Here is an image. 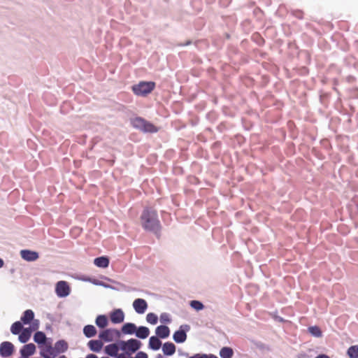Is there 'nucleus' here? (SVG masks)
Returning <instances> with one entry per match:
<instances>
[{"instance_id": "nucleus-18", "label": "nucleus", "mask_w": 358, "mask_h": 358, "mask_svg": "<svg viewBox=\"0 0 358 358\" xmlns=\"http://www.w3.org/2000/svg\"><path fill=\"white\" fill-rule=\"evenodd\" d=\"M34 313L31 310H27L24 312L23 315L21 317V321L24 324H29L34 319Z\"/></svg>"}, {"instance_id": "nucleus-15", "label": "nucleus", "mask_w": 358, "mask_h": 358, "mask_svg": "<svg viewBox=\"0 0 358 358\" xmlns=\"http://www.w3.org/2000/svg\"><path fill=\"white\" fill-rule=\"evenodd\" d=\"M94 264L99 268H107L109 265V259L106 257H99L94 260Z\"/></svg>"}, {"instance_id": "nucleus-35", "label": "nucleus", "mask_w": 358, "mask_h": 358, "mask_svg": "<svg viewBox=\"0 0 358 358\" xmlns=\"http://www.w3.org/2000/svg\"><path fill=\"white\" fill-rule=\"evenodd\" d=\"M135 358H148V355L143 352H139L136 354Z\"/></svg>"}, {"instance_id": "nucleus-3", "label": "nucleus", "mask_w": 358, "mask_h": 358, "mask_svg": "<svg viewBox=\"0 0 358 358\" xmlns=\"http://www.w3.org/2000/svg\"><path fill=\"white\" fill-rule=\"evenodd\" d=\"M132 126L144 132L155 133L158 131L157 127L152 123L146 121L142 117H136L131 120Z\"/></svg>"}, {"instance_id": "nucleus-1", "label": "nucleus", "mask_w": 358, "mask_h": 358, "mask_svg": "<svg viewBox=\"0 0 358 358\" xmlns=\"http://www.w3.org/2000/svg\"><path fill=\"white\" fill-rule=\"evenodd\" d=\"M141 222L143 228L146 231L157 234L161 229L157 212L154 209L145 208L141 215Z\"/></svg>"}, {"instance_id": "nucleus-25", "label": "nucleus", "mask_w": 358, "mask_h": 358, "mask_svg": "<svg viewBox=\"0 0 358 358\" xmlns=\"http://www.w3.org/2000/svg\"><path fill=\"white\" fill-rule=\"evenodd\" d=\"M99 338L105 341H111L113 340V331L111 329H106L99 334Z\"/></svg>"}, {"instance_id": "nucleus-26", "label": "nucleus", "mask_w": 358, "mask_h": 358, "mask_svg": "<svg viewBox=\"0 0 358 358\" xmlns=\"http://www.w3.org/2000/svg\"><path fill=\"white\" fill-rule=\"evenodd\" d=\"M234 355L232 348L229 347H224L220 351V356L222 358H231Z\"/></svg>"}, {"instance_id": "nucleus-43", "label": "nucleus", "mask_w": 358, "mask_h": 358, "mask_svg": "<svg viewBox=\"0 0 358 358\" xmlns=\"http://www.w3.org/2000/svg\"><path fill=\"white\" fill-rule=\"evenodd\" d=\"M190 43H191V42H190V41H188V42H187V43H186V44H185V45H189V44H190Z\"/></svg>"}, {"instance_id": "nucleus-24", "label": "nucleus", "mask_w": 358, "mask_h": 358, "mask_svg": "<svg viewBox=\"0 0 358 358\" xmlns=\"http://www.w3.org/2000/svg\"><path fill=\"white\" fill-rule=\"evenodd\" d=\"M119 348L116 344H110L105 348V352L107 355L115 357L117 355Z\"/></svg>"}, {"instance_id": "nucleus-29", "label": "nucleus", "mask_w": 358, "mask_h": 358, "mask_svg": "<svg viewBox=\"0 0 358 358\" xmlns=\"http://www.w3.org/2000/svg\"><path fill=\"white\" fill-rule=\"evenodd\" d=\"M22 324L21 322L19 321L14 322L10 327V331L15 335L19 334L22 331Z\"/></svg>"}, {"instance_id": "nucleus-32", "label": "nucleus", "mask_w": 358, "mask_h": 358, "mask_svg": "<svg viewBox=\"0 0 358 358\" xmlns=\"http://www.w3.org/2000/svg\"><path fill=\"white\" fill-rule=\"evenodd\" d=\"M146 320L151 324H155L157 323L158 318L155 313H150L146 316Z\"/></svg>"}, {"instance_id": "nucleus-34", "label": "nucleus", "mask_w": 358, "mask_h": 358, "mask_svg": "<svg viewBox=\"0 0 358 358\" xmlns=\"http://www.w3.org/2000/svg\"><path fill=\"white\" fill-rule=\"evenodd\" d=\"M189 358H208V355L206 354H195Z\"/></svg>"}, {"instance_id": "nucleus-20", "label": "nucleus", "mask_w": 358, "mask_h": 358, "mask_svg": "<svg viewBox=\"0 0 358 358\" xmlns=\"http://www.w3.org/2000/svg\"><path fill=\"white\" fill-rule=\"evenodd\" d=\"M150 334V330L146 327H140L136 331V336L141 339L146 338Z\"/></svg>"}, {"instance_id": "nucleus-30", "label": "nucleus", "mask_w": 358, "mask_h": 358, "mask_svg": "<svg viewBox=\"0 0 358 358\" xmlns=\"http://www.w3.org/2000/svg\"><path fill=\"white\" fill-rule=\"evenodd\" d=\"M348 355L350 358H358V345H353L348 348Z\"/></svg>"}, {"instance_id": "nucleus-7", "label": "nucleus", "mask_w": 358, "mask_h": 358, "mask_svg": "<svg viewBox=\"0 0 358 358\" xmlns=\"http://www.w3.org/2000/svg\"><path fill=\"white\" fill-rule=\"evenodd\" d=\"M110 319L113 324L122 323L124 320V313L122 309H115L110 313Z\"/></svg>"}, {"instance_id": "nucleus-4", "label": "nucleus", "mask_w": 358, "mask_h": 358, "mask_svg": "<svg viewBox=\"0 0 358 358\" xmlns=\"http://www.w3.org/2000/svg\"><path fill=\"white\" fill-rule=\"evenodd\" d=\"M55 292L59 297H65L70 293V287L66 281H59L56 284Z\"/></svg>"}, {"instance_id": "nucleus-21", "label": "nucleus", "mask_w": 358, "mask_h": 358, "mask_svg": "<svg viewBox=\"0 0 358 358\" xmlns=\"http://www.w3.org/2000/svg\"><path fill=\"white\" fill-rule=\"evenodd\" d=\"M136 331V327L133 323H126L122 327V331L125 334H133Z\"/></svg>"}, {"instance_id": "nucleus-28", "label": "nucleus", "mask_w": 358, "mask_h": 358, "mask_svg": "<svg viewBox=\"0 0 358 358\" xmlns=\"http://www.w3.org/2000/svg\"><path fill=\"white\" fill-rule=\"evenodd\" d=\"M34 340L38 344H45L46 341L45 334L42 331H37L34 336Z\"/></svg>"}, {"instance_id": "nucleus-19", "label": "nucleus", "mask_w": 358, "mask_h": 358, "mask_svg": "<svg viewBox=\"0 0 358 358\" xmlns=\"http://www.w3.org/2000/svg\"><path fill=\"white\" fill-rule=\"evenodd\" d=\"M173 339L176 343H183L187 339V334L183 330H178L176 331L173 334Z\"/></svg>"}, {"instance_id": "nucleus-9", "label": "nucleus", "mask_w": 358, "mask_h": 358, "mask_svg": "<svg viewBox=\"0 0 358 358\" xmlns=\"http://www.w3.org/2000/svg\"><path fill=\"white\" fill-rule=\"evenodd\" d=\"M20 255L22 259L28 262H33L38 258V252L29 250H21Z\"/></svg>"}, {"instance_id": "nucleus-37", "label": "nucleus", "mask_w": 358, "mask_h": 358, "mask_svg": "<svg viewBox=\"0 0 358 358\" xmlns=\"http://www.w3.org/2000/svg\"><path fill=\"white\" fill-rule=\"evenodd\" d=\"M86 358H98L96 355L94 354H90L88 355Z\"/></svg>"}, {"instance_id": "nucleus-8", "label": "nucleus", "mask_w": 358, "mask_h": 358, "mask_svg": "<svg viewBox=\"0 0 358 358\" xmlns=\"http://www.w3.org/2000/svg\"><path fill=\"white\" fill-rule=\"evenodd\" d=\"M133 307L138 314H143L148 308V303L143 299H136L133 302Z\"/></svg>"}, {"instance_id": "nucleus-2", "label": "nucleus", "mask_w": 358, "mask_h": 358, "mask_svg": "<svg viewBox=\"0 0 358 358\" xmlns=\"http://www.w3.org/2000/svg\"><path fill=\"white\" fill-rule=\"evenodd\" d=\"M155 87V83L152 81H141L132 86L133 92L137 96H145L151 93Z\"/></svg>"}, {"instance_id": "nucleus-23", "label": "nucleus", "mask_w": 358, "mask_h": 358, "mask_svg": "<svg viewBox=\"0 0 358 358\" xmlns=\"http://www.w3.org/2000/svg\"><path fill=\"white\" fill-rule=\"evenodd\" d=\"M162 345V342L157 336H151L149 340V347L155 350H159Z\"/></svg>"}, {"instance_id": "nucleus-10", "label": "nucleus", "mask_w": 358, "mask_h": 358, "mask_svg": "<svg viewBox=\"0 0 358 358\" xmlns=\"http://www.w3.org/2000/svg\"><path fill=\"white\" fill-rule=\"evenodd\" d=\"M20 355L23 357H30L36 352V346L33 343L24 345L20 350Z\"/></svg>"}, {"instance_id": "nucleus-41", "label": "nucleus", "mask_w": 358, "mask_h": 358, "mask_svg": "<svg viewBox=\"0 0 358 358\" xmlns=\"http://www.w3.org/2000/svg\"><path fill=\"white\" fill-rule=\"evenodd\" d=\"M76 229V230H78L79 232L81 231V229H79V228H76V229Z\"/></svg>"}, {"instance_id": "nucleus-39", "label": "nucleus", "mask_w": 358, "mask_h": 358, "mask_svg": "<svg viewBox=\"0 0 358 358\" xmlns=\"http://www.w3.org/2000/svg\"><path fill=\"white\" fill-rule=\"evenodd\" d=\"M208 358H217V356L213 355V354H209L208 355Z\"/></svg>"}, {"instance_id": "nucleus-42", "label": "nucleus", "mask_w": 358, "mask_h": 358, "mask_svg": "<svg viewBox=\"0 0 358 358\" xmlns=\"http://www.w3.org/2000/svg\"><path fill=\"white\" fill-rule=\"evenodd\" d=\"M20 358H29V357H23L21 355V357Z\"/></svg>"}, {"instance_id": "nucleus-44", "label": "nucleus", "mask_w": 358, "mask_h": 358, "mask_svg": "<svg viewBox=\"0 0 358 358\" xmlns=\"http://www.w3.org/2000/svg\"><path fill=\"white\" fill-rule=\"evenodd\" d=\"M157 358H163V357H162V355H159L157 357Z\"/></svg>"}, {"instance_id": "nucleus-38", "label": "nucleus", "mask_w": 358, "mask_h": 358, "mask_svg": "<svg viewBox=\"0 0 358 358\" xmlns=\"http://www.w3.org/2000/svg\"><path fill=\"white\" fill-rule=\"evenodd\" d=\"M316 358H329V357L325 355H320L317 356Z\"/></svg>"}, {"instance_id": "nucleus-31", "label": "nucleus", "mask_w": 358, "mask_h": 358, "mask_svg": "<svg viewBox=\"0 0 358 358\" xmlns=\"http://www.w3.org/2000/svg\"><path fill=\"white\" fill-rule=\"evenodd\" d=\"M308 331L310 334H311L313 336L315 337H321L322 336V331L317 326L310 327L308 328Z\"/></svg>"}, {"instance_id": "nucleus-17", "label": "nucleus", "mask_w": 358, "mask_h": 358, "mask_svg": "<svg viewBox=\"0 0 358 358\" xmlns=\"http://www.w3.org/2000/svg\"><path fill=\"white\" fill-rule=\"evenodd\" d=\"M31 331L30 328L23 329L19 335V341L22 343H25L29 341V339L31 337Z\"/></svg>"}, {"instance_id": "nucleus-22", "label": "nucleus", "mask_w": 358, "mask_h": 358, "mask_svg": "<svg viewBox=\"0 0 358 358\" xmlns=\"http://www.w3.org/2000/svg\"><path fill=\"white\" fill-rule=\"evenodd\" d=\"M83 334L87 338H92L96 334V329L93 325H86L83 328Z\"/></svg>"}, {"instance_id": "nucleus-40", "label": "nucleus", "mask_w": 358, "mask_h": 358, "mask_svg": "<svg viewBox=\"0 0 358 358\" xmlns=\"http://www.w3.org/2000/svg\"><path fill=\"white\" fill-rule=\"evenodd\" d=\"M3 261L1 259H0V268H1L3 266Z\"/></svg>"}, {"instance_id": "nucleus-6", "label": "nucleus", "mask_w": 358, "mask_h": 358, "mask_svg": "<svg viewBox=\"0 0 358 358\" xmlns=\"http://www.w3.org/2000/svg\"><path fill=\"white\" fill-rule=\"evenodd\" d=\"M14 345L9 341H4L0 345V355L3 357H7L13 355L14 352Z\"/></svg>"}, {"instance_id": "nucleus-33", "label": "nucleus", "mask_w": 358, "mask_h": 358, "mask_svg": "<svg viewBox=\"0 0 358 358\" xmlns=\"http://www.w3.org/2000/svg\"><path fill=\"white\" fill-rule=\"evenodd\" d=\"M190 306L192 308H193L194 309H195L196 310H201L204 307L201 302H200L199 301H196V300L192 301L190 302Z\"/></svg>"}, {"instance_id": "nucleus-13", "label": "nucleus", "mask_w": 358, "mask_h": 358, "mask_svg": "<svg viewBox=\"0 0 358 358\" xmlns=\"http://www.w3.org/2000/svg\"><path fill=\"white\" fill-rule=\"evenodd\" d=\"M170 330L167 326L161 325L157 327L156 329V334L162 338H165L169 336Z\"/></svg>"}, {"instance_id": "nucleus-5", "label": "nucleus", "mask_w": 358, "mask_h": 358, "mask_svg": "<svg viewBox=\"0 0 358 358\" xmlns=\"http://www.w3.org/2000/svg\"><path fill=\"white\" fill-rule=\"evenodd\" d=\"M141 342L136 339L131 338L126 342H122V349L125 351L134 352L141 347Z\"/></svg>"}, {"instance_id": "nucleus-11", "label": "nucleus", "mask_w": 358, "mask_h": 358, "mask_svg": "<svg viewBox=\"0 0 358 358\" xmlns=\"http://www.w3.org/2000/svg\"><path fill=\"white\" fill-rule=\"evenodd\" d=\"M40 354L44 358H55L56 357L55 348L52 347L50 343L45 344V349Z\"/></svg>"}, {"instance_id": "nucleus-14", "label": "nucleus", "mask_w": 358, "mask_h": 358, "mask_svg": "<svg viewBox=\"0 0 358 358\" xmlns=\"http://www.w3.org/2000/svg\"><path fill=\"white\" fill-rule=\"evenodd\" d=\"M162 350L166 355H172L176 352V346L173 343L166 342L163 345Z\"/></svg>"}, {"instance_id": "nucleus-36", "label": "nucleus", "mask_w": 358, "mask_h": 358, "mask_svg": "<svg viewBox=\"0 0 358 358\" xmlns=\"http://www.w3.org/2000/svg\"><path fill=\"white\" fill-rule=\"evenodd\" d=\"M117 358H127V356L125 354H120L117 356Z\"/></svg>"}, {"instance_id": "nucleus-12", "label": "nucleus", "mask_w": 358, "mask_h": 358, "mask_svg": "<svg viewBox=\"0 0 358 358\" xmlns=\"http://www.w3.org/2000/svg\"><path fill=\"white\" fill-rule=\"evenodd\" d=\"M68 343L64 340L56 342L54 346L56 356L59 353L66 352L68 350Z\"/></svg>"}, {"instance_id": "nucleus-45", "label": "nucleus", "mask_w": 358, "mask_h": 358, "mask_svg": "<svg viewBox=\"0 0 358 358\" xmlns=\"http://www.w3.org/2000/svg\"><path fill=\"white\" fill-rule=\"evenodd\" d=\"M101 358H109V357H101Z\"/></svg>"}, {"instance_id": "nucleus-27", "label": "nucleus", "mask_w": 358, "mask_h": 358, "mask_svg": "<svg viewBox=\"0 0 358 358\" xmlns=\"http://www.w3.org/2000/svg\"><path fill=\"white\" fill-rule=\"evenodd\" d=\"M96 324L100 328H105L108 325V319L106 315H98L96 318Z\"/></svg>"}, {"instance_id": "nucleus-16", "label": "nucleus", "mask_w": 358, "mask_h": 358, "mask_svg": "<svg viewBox=\"0 0 358 358\" xmlns=\"http://www.w3.org/2000/svg\"><path fill=\"white\" fill-rule=\"evenodd\" d=\"M90 349L94 352L101 351L103 347V343L99 340H92L88 342Z\"/></svg>"}]
</instances>
